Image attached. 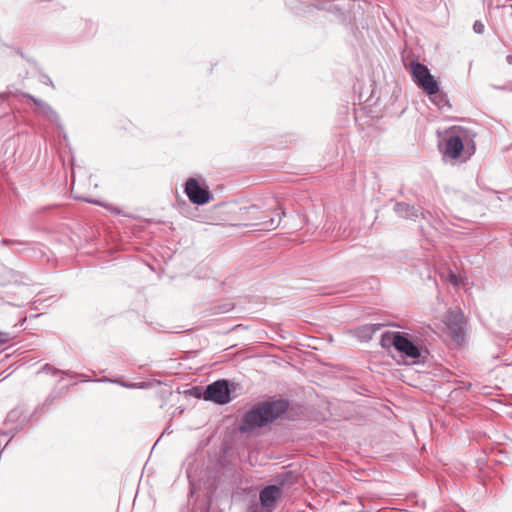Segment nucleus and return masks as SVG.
<instances>
[{"instance_id":"2eb2a0df","label":"nucleus","mask_w":512,"mask_h":512,"mask_svg":"<svg viewBox=\"0 0 512 512\" xmlns=\"http://www.w3.org/2000/svg\"><path fill=\"white\" fill-rule=\"evenodd\" d=\"M9 334L6 332L0 331V344H4L9 341Z\"/></svg>"},{"instance_id":"9d476101","label":"nucleus","mask_w":512,"mask_h":512,"mask_svg":"<svg viewBox=\"0 0 512 512\" xmlns=\"http://www.w3.org/2000/svg\"><path fill=\"white\" fill-rule=\"evenodd\" d=\"M394 211L399 217L415 220L420 209L405 202H398L394 205Z\"/></svg>"},{"instance_id":"9b49d317","label":"nucleus","mask_w":512,"mask_h":512,"mask_svg":"<svg viewBox=\"0 0 512 512\" xmlns=\"http://www.w3.org/2000/svg\"><path fill=\"white\" fill-rule=\"evenodd\" d=\"M381 324H365L355 329V335L362 341H368L381 328Z\"/></svg>"},{"instance_id":"f3484780","label":"nucleus","mask_w":512,"mask_h":512,"mask_svg":"<svg viewBox=\"0 0 512 512\" xmlns=\"http://www.w3.org/2000/svg\"><path fill=\"white\" fill-rule=\"evenodd\" d=\"M257 208H258L257 205H251L249 207H245L244 210L249 211L250 209H257Z\"/></svg>"},{"instance_id":"f8f14e48","label":"nucleus","mask_w":512,"mask_h":512,"mask_svg":"<svg viewBox=\"0 0 512 512\" xmlns=\"http://www.w3.org/2000/svg\"><path fill=\"white\" fill-rule=\"evenodd\" d=\"M430 100L441 110H444L446 107L448 109L451 108V105L449 103V100L447 98V95L443 92H436L435 94H432V96H429Z\"/></svg>"},{"instance_id":"6ab92c4d","label":"nucleus","mask_w":512,"mask_h":512,"mask_svg":"<svg viewBox=\"0 0 512 512\" xmlns=\"http://www.w3.org/2000/svg\"><path fill=\"white\" fill-rule=\"evenodd\" d=\"M273 200H274L275 204L277 205V209H280V207H279V202H278V201H276L274 198H273Z\"/></svg>"},{"instance_id":"0eeeda50","label":"nucleus","mask_w":512,"mask_h":512,"mask_svg":"<svg viewBox=\"0 0 512 512\" xmlns=\"http://www.w3.org/2000/svg\"><path fill=\"white\" fill-rule=\"evenodd\" d=\"M392 344L397 351L411 359L421 356L420 348L408 338L407 334L394 332Z\"/></svg>"},{"instance_id":"1a4fd4ad","label":"nucleus","mask_w":512,"mask_h":512,"mask_svg":"<svg viewBox=\"0 0 512 512\" xmlns=\"http://www.w3.org/2000/svg\"><path fill=\"white\" fill-rule=\"evenodd\" d=\"M445 323L455 338L463 336L466 322L461 312H450L446 317Z\"/></svg>"},{"instance_id":"20e7f679","label":"nucleus","mask_w":512,"mask_h":512,"mask_svg":"<svg viewBox=\"0 0 512 512\" xmlns=\"http://www.w3.org/2000/svg\"><path fill=\"white\" fill-rule=\"evenodd\" d=\"M184 192L188 199L196 205L207 204L213 198L205 182L203 181L201 184L197 178L193 177H190L186 180L184 185Z\"/></svg>"},{"instance_id":"ddd939ff","label":"nucleus","mask_w":512,"mask_h":512,"mask_svg":"<svg viewBox=\"0 0 512 512\" xmlns=\"http://www.w3.org/2000/svg\"><path fill=\"white\" fill-rule=\"evenodd\" d=\"M285 213L282 212V213H279L277 215V217H272L270 218L269 220L261 223V225L263 226L264 229L266 230H273V229H276L280 223H281V219H282V216H284Z\"/></svg>"},{"instance_id":"dca6fc26","label":"nucleus","mask_w":512,"mask_h":512,"mask_svg":"<svg viewBox=\"0 0 512 512\" xmlns=\"http://www.w3.org/2000/svg\"><path fill=\"white\" fill-rule=\"evenodd\" d=\"M506 62H507L509 65H512V55H507V57H506Z\"/></svg>"},{"instance_id":"6e6552de","label":"nucleus","mask_w":512,"mask_h":512,"mask_svg":"<svg viewBox=\"0 0 512 512\" xmlns=\"http://www.w3.org/2000/svg\"><path fill=\"white\" fill-rule=\"evenodd\" d=\"M281 495V488L277 485H269L261 490L259 499L262 508L266 512H273Z\"/></svg>"},{"instance_id":"f257e3e1","label":"nucleus","mask_w":512,"mask_h":512,"mask_svg":"<svg viewBox=\"0 0 512 512\" xmlns=\"http://www.w3.org/2000/svg\"><path fill=\"white\" fill-rule=\"evenodd\" d=\"M287 409L288 402L285 400L260 403L243 415L239 430L250 432L262 428L284 414Z\"/></svg>"},{"instance_id":"423d86ee","label":"nucleus","mask_w":512,"mask_h":512,"mask_svg":"<svg viewBox=\"0 0 512 512\" xmlns=\"http://www.w3.org/2000/svg\"><path fill=\"white\" fill-rule=\"evenodd\" d=\"M97 188V183H95L90 176L87 181L78 180L76 181L74 178L72 180V192L75 194V197L81 199L83 201L104 206V204L96 197L93 193L91 187Z\"/></svg>"},{"instance_id":"7ed1b4c3","label":"nucleus","mask_w":512,"mask_h":512,"mask_svg":"<svg viewBox=\"0 0 512 512\" xmlns=\"http://www.w3.org/2000/svg\"><path fill=\"white\" fill-rule=\"evenodd\" d=\"M410 74L413 82L428 96H432V94L438 92L439 83L424 64L418 61H412L410 63Z\"/></svg>"},{"instance_id":"a211bd4d","label":"nucleus","mask_w":512,"mask_h":512,"mask_svg":"<svg viewBox=\"0 0 512 512\" xmlns=\"http://www.w3.org/2000/svg\"><path fill=\"white\" fill-rule=\"evenodd\" d=\"M451 281H452L453 283L457 284V281H456V278H455V276H454V275H452V276H451Z\"/></svg>"},{"instance_id":"4468645a","label":"nucleus","mask_w":512,"mask_h":512,"mask_svg":"<svg viewBox=\"0 0 512 512\" xmlns=\"http://www.w3.org/2000/svg\"><path fill=\"white\" fill-rule=\"evenodd\" d=\"M473 30L477 34H482L485 30V26L481 21H475L473 24Z\"/></svg>"},{"instance_id":"f03ea898","label":"nucleus","mask_w":512,"mask_h":512,"mask_svg":"<svg viewBox=\"0 0 512 512\" xmlns=\"http://www.w3.org/2000/svg\"><path fill=\"white\" fill-rule=\"evenodd\" d=\"M474 136V134L470 135L469 131L465 128L457 129L445 141L444 156L457 159L460 157L461 152H464L467 154L465 159L469 158L475 152Z\"/></svg>"},{"instance_id":"39448f33","label":"nucleus","mask_w":512,"mask_h":512,"mask_svg":"<svg viewBox=\"0 0 512 512\" xmlns=\"http://www.w3.org/2000/svg\"><path fill=\"white\" fill-rule=\"evenodd\" d=\"M230 383L226 379L217 380L209 384L203 394V398L224 405L231 401Z\"/></svg>"}]
</instances>
